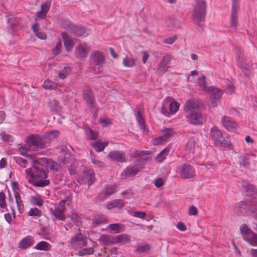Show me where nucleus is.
<instances>
[{"mask_svg": "<svg viewBox=\"0 0 257 257\" xmlns=\"http://www.w3.org/2000/svg\"><path fill=\"white\" fill-rule=\"evenodd\" d=\"M33 164V169H27L25 172L26 178L30 181H34L33 185L37 187H43L49 184V180L45 179L48 177L46 169L57 171L60 168L58 163L46 158L34 160Z\"/></svg>", "mask_w": 257, "mask_h": 257, "instance_id": "f257e3e1", "label": "nucleus"}, {"mask_svg": "<svg viewBox=\"0 0 257 257\" xmlns=\"http://www.w3.org/2000/svg\"><path fill=\"white\" fill-rule=\"evenodd\" d=\"M197 83L199 87L201 88L204 91L211 95L213 99L208 102V105L210 107H214L216 105L215 101L221 97L222 94V91L214 86L208 87L205 81V76L199 77L198 79Z\"/></svg>", "mask_w": 257, "mask_h": 257, "instance_id": "f03ea898", "label": "nucleus"}, {"mask_svg": "<svg viewBox=\"0 0 257 257\" xmlns=\"http://www.w3.org/2000/svg\"><path fill=\"white\" fill-rule=\"evenodd\" d=\"M210 136L216 146L231 149V145L228 141V138L223 136L221 131L216 127L211 128Z\"/></svg>", "mask_w": 257, "mask_h": 257, "instance_id": "7ed1b4c3", "label": "nucleus"}, {"mask_svg": "<svg viewBox=\"0 0 257 257\" xmlns=\"http://www.w3.org/2000/svg\"><path fill=\"white\" fill-rule=\"evenodd\" d=\"M206 5L205 2L203 0H198L194 6L193 13L192 15L193 20L198 24L200 22L204 21L206 16Z\"/></svg>", "mask_w": 257, "mask_h": 257, "instance_id": "20e7f679", "label": "nucleus"}, {"mask_svg": "<svg viewBox=\"0 0 257 257\" xmlns=\"http://www.w3.org/2000/svg\"><path fill=\"white\" fill-rule=\"evenodd\" d=\"M180 104L172 97H167L163 102L162 113L168 117L174 114L179 109Z\"/></svg>", "mask_w": 257, "mask_h": 257, "instance_id": "39448f33", "label": "nucleus"}, {"mask_svg": "<svg viewBox=\"0 0 257 257\" xmlns=\"http://www.w3.org/2000/svg\"><path fill=\"white\" fill-rule=\"evenodd\" d=\"M90 61L91 65V70L95 74H99L102 72L104 64V57L100 52H95L90 56Z\"/></svg>", "mask_w": 257, "mask_h": 257, "instance_id": "423d86ee", "label": "nucleus"}, {"mask_svg": "<svg viewBox=\"0 0 257 257\" xmlns=\"http://www.w3.org/2000/svg\"><path fill=\"white\" fill-rule=\"evenodd\" d=\"M240 233L243 239L251 246H257V234L246 224H243L239 228Z\"/></svg>", "mask_w": 257, "mask_h": 257, "instance_id": "0eeeda50", "label": "nucleus"}, {"mask_svg": "<svg viewBox=\"0 0 257 257\" xmlns=\"http://www.w3.org/2000/svg\"><path fill=\"white\" fill-rule=\"evenodd\" d=\"M65 200H62L60 202L56 204L54 209L51 208L50 209L51 215L53 217V220H55L57 219H59L60 220L64 221L66 216L64 214V212L65 210Z\"/></svg>", "mask_w": 257, "mask_h": 257, "instance_id": "6e6552de", "label": "nucleus"}, {"mask_svg": "<svg viewBox=\"0 0 257 257\" xmlns=\"http://www.w3.org/2000/svg\"><path fill=\"white\" fill-rule=\"evenodd\" d=\"M177 173L184 179H191L195 177L196 173L194 168L191 165L183 164L178 167Z\"/></svg>", "mask_w": 257, "mask_h": 257, "instance_id": "1a4fd4ad", "label": "nucleus"}, {"mask_svg": "<svg viewBox=\"0 0 257 257\" xmlns=\"http://www.w3.org/2000/svg\"><path fill=\"white\" fill-rule=\"evenodd\" d=\"M66 26H63L64 28L69 31L71 34L76 36L82 37H86L88 35L83 28L75 26L69 21H66Z\"/></svg>", "mask_w": 257, "mask_h": 257, "instance_id": "9d476101", "label": "nucleus"}, {"mask_svg": "<svg viewBox=\"0 0 257 257\" xmlns=\"http://www.w3.org/2000/svg\"><path fill=\"white\" fill-rule=\"evenodd\" d=\"M203 107V103L199 99L188 100L184 104V109L186 113H190L193 110H199Z\"/></svg>", "mask_w": 257, "mask_h": 257, "instance_id": "9b49d317", "label": "nucleus"}, {"mask_svg": "<svg viewBox=\"0 0 257 257\" xmlns=\"http://www.w3.org/2000/svg\"><path fill=\"white\" fill-rule=\"evenodd\" d=\"M162 136L153 140V143L155 145H161L165 143L174 133L172 128H164L161 130Z\"/></svg>", "mask_w": 257, "mask_h": 257, "instance_id": "f8f14e48", "label": "nucleus"}, {"mask_svg": "<svg viewBox=\"0 0 257 257\" xmlns=\"http://www.w3.org/2000/svg\"><path fill=\"white\" fill-rule=\"evenodd\" d=\"M187 121L190 123L196 125L202 124L204 122V118L202 114L200 112H191L186 114Z\"/></svg>", "mask_w": 257, "mask_h": 257, "instance_id": "ddd939ff", "label": "nucleus"}, {"mask_svg": "<svg viewBox=\"0 0 257 257\" xmlns=\"http://www.w3.org/2000/svg\"><path fill=\"white\" fill-rule=\"evenodd\" d=\"M27 143L29 146H33L41 149L44 148L46 145L43 140L37 135L28 137Z\"/></svg>", "mask_w": 257, "mask_h": 257, "instance_id": "4468645a", "label": "nucleus"}, {"mask_svg": "<svg viewBox=\"0 0 257 257\" xmlns=\"http://www.w3.org/2000/svg\"><path fill=\"white\" fill-rule=\"evenodd\" d=\"M51 6V2L47 1L41 5V11L38 12L35 16V20L37 22L40 19H44L46 17Z\"/></svg>", "mask_w": 257, "mask_h": 257, "instance_id": "2eb2a0df", "label": "nucleus"}, {"mask_svg": "<svg viewBox=\"0 0 257 257\" xmlns=\"http://www.w3.org/2000/svg\"><path fill=\"white\" fill-rule=\"evenodd\" d=\"M254 158L253 160V162L255 163L257 161L256 156L253 153H249L244 155H242L239 158V162L240 166L244 168H248L249 166L250 159L251 158Z\"/></svg>", "mask_w": 257, "mask_h": 257, "instance_id": "dca6fc26", "label": "nucleus"}, {"mask_svg": "<svg viewBox=\"0 0 257 257\" xmlns=\"http://www.w3.org/2000/svg\"><path fill=\"white\" fill-rule=\"evenodd\" d=\"M89 51V47L86 44H81L76 48L75 54L76 57L82 59L87 56Z\"/></svg>", "mask_w": 257, "mask_h": 257, "instance_id": "f3484780", "label": "nucleus"}, {"mask_svg": "<svg viewBox=\"0 0 257 257\" xmlns=\"http://www.w3.org/2000/svg\"><path fill=\"white\" fill-rule=\"evenodd\" d=\"M238 6L235 3V0H234L232 7L231 15L230 18V27L231 28L236 29L237 27V9Z\"/></svg>", "mask_w": 257, "mask_h": 257, "instance_id": "a211bd4d", "label": "nucleus"}, {"mask_svg": "<svg viewBox=\"0 0 257 257\" xmlns=\"http://www.w3.org/2000/svg\"><path fill=\"white\" fill-rule=\"evenodd\" d=\"M95 180V174L93 171L89 169L85 171L83 174V178L82 180H79L80 183L86 182L88 186L91 185Z\"/></svg>", "mask_w": 257, "mask_h": 257, "instance_id": "6ab92c4d", "label": "nucleus"}, {"mask_svg": "<svg viewBox=\"0 0 257 257\" xmlns=\"http://www.w3.org/2000/svg\"><path fill=\"white\" fill-rule=\"evenodd\" d=\"M108 158L112 161H115L119 162H124L125 161V154L122 151H114L110 152Z\"/></svg>", "mask_w": 257, "mask_h": 257, "instance_id": "aec40b11", "label": "nucleus"}, {"mask_svg": "<svg viewBox=\"0 0 257 257\" xmlns=\"http://www.w3.org/2000/svg\"><path fill=\"white\" fill-rule=\"evenodd\" d=\"M34 243V237L30 235H28L19 242L18 247L19 248L24 250L31 246Z\"/></svg>", "mask_w": 257, "mask_h": 257, "instance_id": "412c9836", "label": "nucleus"}, {"mask_svg": "<svg viewBox=\"0 0 257 257\" xmlns=\"http://www.w3.org/2000/svg\"><path fill=\"white\" fill-rule=\"evenodd\" d=\"M221 121L223 126L228 131L233 132L237 127V123L229 117L225 116Z\"/></svg>", "mask_w": 257, "mask_h": 257, "instance_id": "4be33fe9", "label": "nucleus"}, {"mask_svg": "<svg viewBox=\"0 0 257 257\" xmlns=\"http://www.w3.org/2000/svg\"><path fill=\"white\" fill-rule=\"evenodd\" d=\"M172 59V58L170 55L164 56L160 61L158 70L163 73L166 72L168 68V65L170 64Z\"/></svg>", "mask_w": 257, "mask_h": 257, "instance_id": "5701e85b", "label": "nucleus"}, {"mask_svg": "<svg viewBox=\"0 0 257 257\" xmlns=\"http://www.w3.org/2000/svg\"><path fill=\"white\" fill-rule=\"evenodd\" d=\"M142 169L140 165H136L131 168H127L122 173L121 175L124 177H130L135 176Z\"/></svg>", "mask_w": 257, "mask_h": 257, "instance_id": "b1692460", "label": "nucleus"}, {"mask_svg": "<svg viewBox=\"0 0 257 257\" xmlns=\"http://www.w3.org/2000/svg\"><path fill=\"white\" fill-rule=\"evenodd\" d=\"M135 115L138 123L140 127L143 131L144 132L148 133V131L147 130L146 128V124L145 122V119L144 118L143 114L142 112L139 111L138 110H135Z\"/></svg>", "mask_w": 257, "mask_h": 257, "instance_id": "393cba45", "label": "nucleus"}, {"mask_svg": "<svg viewBox=\"0 0 257 257\" xmlns=\"http://www.w3.org/2000/svg\"><path fill=\"white\" fill-rule=\"evenodd\" d=\"M246 206L243 203L237 204L230 207V210L232 211L234 215L244 214L246 211Z\"/></svg>", "mask_w": 257, "mask_h": 257, "instance_id": "a878e982", "label": "nucleus"}, {"mask_svg": "<svg viewBox=\"0 0 257 257\" xmlns=\"http://www.w3.org/2000/svg\"><path fill=\"white\" fill-rule=\"evenodd\" d=\"M131 237L126 234H121L116 235L113 237V242L114 243L125 244L130 242Z\"/></svg>", "mask_w": 257, "mask_h": 257, "instance_id": "bb28decb", "label": "nucleus"}, {"mask_svg": "<svg viewBox=\"0 0 257 257\" xmlns=\"http://www.w3.org/2000/svg\"><path fill=\"white\" fill-rule=\"evenodd\" d=\"M61 35L66 50L67 51H71L74 45L73 41L64 32L62 33Z\"/></svg>", "mask_w": 257, "mask_h": 257, "instance_id": "cd10ccee", "label": "nucleus"}, {"mask_svg": "<svg viewBox=\"0 0 257 257\" xmlns=\"http://www.w3.org/2000/svg\"><path fill=\"white\" fill-rule=\"evenodd\" d=\"M113 237L107 234H102L100 236L99 241L104 245L109 246L111 244H114Z\"/></svg>", "mask_w": 257, "mask_h": 257, "instance_id": "c85d7f7f", "label": "nucleus"}, {"mask_svg": "<svg viewBox=\"0 0 257 257\" xmlns=\"http://www.w3.org/2000/svg\"><path fill=\"white\" fill-rule=\"evenodd\" d=\"M83 98L90 107H93L94 97L92 92L89 90L84 91Z\"/></svg>", "mask_w": 257, "mask_h": 257, "instance_id": "c756f323", "label": "nucleus"}, {"mask_svg": "<svg viewBox=\"0 0 257 257\" xmlns=\"http://www.w3.org/2000/svg\"><path fill=\"white\" fill-rule=\"evenodd\" d=\"M108 145V142H101L99 140L91 143V146L97 151L101 152Z\"/></svg>", "mask_w": 257, "mask_h": 257, "instance_id": "7c9ffc66", "label": "nucleus"}, {"mask_svg": "<svg viewBox=\"0 0 257 257\" xmlns=\"http://www.w3.org/2000/svg\"><path fill=\"white\" fill-rule=\"evenodd\" d=\"M124 205V203L122 200L115 199L107 203V208L108 209H111L114 207L121 208Z\"/></svg>", "mask_w": 257, "mask_h": 257, "instance_id": "2f4dec72", "label": "nucleus"}, {"mask_svg": "<svg viewBox=\"0 0 257 257\" xmlns=\"http://www.w3.org/2000/svg\"><path fill=\"white\" fill-rule=\"evenodd\" d=\"M34 248L39 250L49 251L51 248V245L47 241H41L37 244Z\"/></svg>", "mask_w": 257, "mask_h": 257, "instance_id": "473e14b6", "label": "nucleus"}, {"mask_svg": "<svg viewBox=\"0 0 257 257\" xmlns=\"http://www.w3.org/2000/svg\"><path fill=\"white\" fill-rule=\"evenodd\" d=\"M48 107L53 111L59 112L61 110V106L59 102L55 99L50 100L48 103Z\"/></svg>", "mask_w": 257, "mask_h": 257, "instance_id": "72a5a7b5", "label": "nucleus"}, {"mask_svg": "<svg viewBox=\"0 0 257 257\" xmlns=\"http://www.w3.org/2000/svg\"><path fill=\"white\" fill-rule=\"evenodd\" d=\"M122 64L126 68H133L136 65V60L126 56L122 60Z\"/></svg>", "mask_w": 257, "mask_h": 257, "instance_id": "f704fd0d", "label": "nucleus"}, {"mask_svg": "<svg viewBox=\"0 0 257 257\" xmlns=\"http://www.w3.org/2000/svg\"><path fill=\"white\" fill-rule=\"evenodd\" d=\"M95 243L93 242L92 245L88 248L80 249L78 251V255L82 256L86 255L92 254L94 253V248L95 247Z\"/></svg>", "mask_w": 257, "mask_h": 257, "instance_id": "c9c22d12", "label": "nucleus"}, {"mask_svg": "<svg viewBox=\"0 0 257 257\" xmlns=\"http://www.w3.org/2000/svg\"><path fill=\"white\" fill-rule=\"evenodd\" d=\"M38 23H36L32 26V30L38 38L45 40L47 37L46 34L44 32L40 31Z\"/></svg>", "mask_w": 257, "mask_h": 257, "instance_id": "e433bc0d", "label": "nucleus"}, {"mask_svg": "<svg viewBox=\"0 0 257 257\" xmlns=\"http://www.w3.org/2000/svg\"><path fill=\"white\" fill-rule=\"evenodd\" d=\"M116 187L115 185L107 186L102 190V194L104 195V197L106 198L116 191Z\"/></svg>", "mask_w": 257, "mask_h": 257, "instance_id": "4c0bfd02", "label": "nucleus"}, {"mask_svg": "<svg viewBox=\"0 0 257 257\" xmlns=\"http://www.w3.org/2000/svg\"><path fill=\"white\" fill-rule=\"evenodd\" d=\"M169 153V149L165 148L162 150L159 154H158L156 157L155 160L159 163H162L164 160L166 159Z\"/></svg>", "mask_w": 257, "mask_h": 257, "instance_id": "58836bf2", "label": "nucleus"}, {"mask_svg": "<svg viewBox=\"0 0 257 257\" xmlns=\"http://www.w3.org/2000/svg\"><path fill=\"white\" fill-rule=\"evenodd\" d=\"M70 159L71 155L69 153L63 152L59 156L58 160L62 163L67 164L69 162Z\"/></svg>", "mask_w": 257, "mask_h": 257, "instance_id": "ea45409f", "label": "nucleus"}, {"mask_svg": "<svg viewBox=\"0 0 257 257\" xmlns=\"http://www.w3.org/2000/svg\"><path fill=\"white\" fill-rule=\"evenodd\" d=\"M71 69L69 66H65L63 70L61 71L58 72V75L59 78L61 79H65L67 75H69L71 73Z\"/></svg>", "mask_w": 257, "mask_h": 257, "instance_id": "a19ab883", "label": "nucleus"}, {"mask_svg": "<svg viewBox=\"0 0 257 257\" xmlns=\"http://www.w3.org/2000/svg\"><path fill=\"white\" fill-rule=\"evenodd\" d=\"M82 235L81 234H77L71 238L70 240L71 245L72 247L77 248L78 243L81 239Z\"/></svg>", "mask_w": 257, "mask_h": 257, "instance_id": "79ce46f5", "label": "nucleus"}, {"mask_svg": "<svg viewBox=\"0 0 257 257\" xmlns=\"http://www.w3.org/2000/svg\"><path fill=\"white\" fill-rule=\"evenodd\" d=\"M57 85L50 80H46L43 85V87L45 89H55Z\"/></svg>", "mask_w": 257, "mask_h": 257, "instance_id": "37998d69", "label": "nucleus"}, {"mask_svg": "<svg viewBox=\"0 0 257 257\" xmlns=\"http://www.w3.org/2000/svg\"><path fill=\"white\" fill-rule=\"evenodd\" d=\"M122 227L123 225L119 223H116L109 224L107 228H109L111 230L114 231L115 233H119L123 231Z\"/></svg>", "mask_w": 257, "mask_h": 257, "instance_id": "c03bdc74", "label": "nucleus"}, {"mask_svg": "<svg viewBox=\"0 0 257 257\" xmlns=\"http://www.w3.org/2000/svg\"><path fill=\"white\" fill-rule=\"evenodd\" d=\"M30 202L32 205L38 206H41L44 203L43 200L40 197L37 196L32 197Z\"/></svg>", "mask_w": 257, "mask_h": 257, "instance_id": "a18cd8bd", "label": "nucleus"}, {"mask_svg": "<svg viewBox=\"0 0 257 257\" xmlns=\"http://www.w3.org/2000/svg\"><path fill=\"white\" fill-rule=\"evenodd\" d=\"M87 137L91 140H95L98 138V133L93 132L91 129L88 128L86 131Z\"/></svg>", "mask_w": 257, "mask_h": 257, "instance_id": "49530a36", "label": "nucleus"}, {"mask_svg": "<svg viewBox=\"0 0 257 257\" xmlns=\"http://www.w3.org/2000/svg\"><path fill=\"white\" fill-rule=\"evenodd\" d=\"M62 48V42L59 40L57 42L56 46L53 49L52 53L54 55H57L60 53Z\"/></svg>", "mask_w": 257, "mask_h": 257, "instance_id": "de8ad7c7", "label": "nucleus"}, {"mask_svg": "<svg viewBox=\"0 0 257 257\" xmlns=\"http://www.w3.org/2000/svg\"><path fill=\"white\" fill-rule=\"evenodd\" d=\"M0 136L2 140L5 142H13L14 141L13 137L8 134H6L5 133H2L0 134Z\"/></svg>", "mask_w": 257, "mask_h": 257, "instance_id": "09e8293b", "label": "nucleus"}, {"mask_svg": "<svg viewBox=\"0 0 257 257\" xmlns=\"http://www.w3.org/2000/svg\"><path fill=\"white\" fill-rule=\"evenodd\" d=\"M30 216L40 217L41 215V211L37 208H31L28 213Z\"/></svg>", "mask_w": 257, "mask_h": 257, "instance_id": "8fccbe9b", "label": "nucleus"}, {"mask_svg": "<svg viewBox=\"0 0 257 257\" xmlns=\"http://www.w3.org/2000/svg\"><path fill=\"white\" fill-rule=\"evenodd\" d=\"M91 161L93 164L98 167H103L104 166V163L103 162L97 160L94 156H91Z\"/></svg>", "mask_w": 257, "mask_h": 257, "instance_id": "3c124183", "label": "nucleus"}, {"mask_svg": "<svg viewBox=\"0 0 257 257\" xmlns=\"http://www.w3.org/2000/svg\"><path fill=\"white\" fill-rule=\"evenodd\" d=\"M105 222V219L103 217H98L96 218L95 220L93 221L92 226L94 227H96L98 225L104 223Z\"/></svg>", "mask_w": 257, "mask_h": 257, "instance_id": "603ef678", "label": "nucleus"}, {"mask_svg": "<svg viewBox=\"0 0 257 257\" xmlns=\"http://www.w3.org/2000/svg\"><path fill=\"white\" fill-rule=\"evenodd\" d=\"M72 221L76 223L77 225L81 223V218L76 213H73L70 216Z\"/></svg>", "mask_w": 257, "mask_h": 257, "instance_id": "864d4df0", "label": "nucleus"}, {"mask_svg": "<svg viewBox=\"0 0 257 257\" xmlns=\"http://www.w3.org/2000/svg\"><path fill=\"white\" fill-rule=\"evenodd\" d=\"M30 151V148L28 146H22L19 148V151L20 154L24 156H27V153Z\"/></svg>", "mask_w": 257, "mask_h": 257, "instance_id": "5fc2aeb1", "label": "nucleus"}, {"mask_svg": "<svg viewBox=\"0 0 257 257\" xmlns=\"http://www.w3.org/2000/svg\"><path fill=\"white\" fill-rule=\"evenodd\" d=\"M165 180L162 178L156 179L154 181V185L157 188L162 187L165 183Z\"/></svg>", "mask_w": 257, "mask_h": 257, "instance_id": "6e6d98bb", "label": "nucleus"}, {"mask_svg": "<svg viewBox=\"0 0 257 257\" xmlns=\"http://www.w3.org/2000/svg\"><path fill=\"white\" fill-rule=\"evenodd\" d=\"M130 213L131 214V213ZM131 214L134 217H138L141 219H144L146 215L145 212L142 211H136L134 212H132L131 213Z\"/></svg>", "mask_w": 257, "mask_h": 257, "instance_id": "4d7b16f0", "label": "nucleus"}, {"mask_svg": "<svg viewBox=\"0 0 257 257\" xmlns=\"http://www.w3.org/2000/svg\"><path fill=\"white\" fill-rule=\"evenodd\" d=\"M87 238L84 237L82 235L81 239L79 241V243H78L77 248H81L82 247L86 246L87 244Z\"/></svg>", "mask_w": 257, "mask_h": 257, "instance_id": "13d9d810", "label": "nucleus"}, {"mask_svg": "<svg viewBox=\"0 0 257 257\" xmlns=\"http://www.w3.org/2000/svg\"><path fill=\"white\" fill-rule=\"evenodd\" d=\"M15 199H16V201L18 209L20 211V207L23 204L21 197L18 193L15 194Z\"/></svg>", "mask_w": 257, "mask_h": 257, "instance_id": "bf43d9fd", "label": "nucleus"}, {"mask_svg": "<svg viewBox=\"0 0 257 257\" xmlns=\"http://www.w3.org/2000/svg\"><path fill=\"white\" fill-rule=\"evenodd\" d=\"M16 162L22 167L26 168L27 166V161L22 158H17Z\"/></svg>", "mask_w": 257, "mask_h": 257, "instance_id": "052dcab7", "label": "nucleus"}, {"mask_svg": "<svg viewBox=\"0 0 257 257\" xmlns=\"http://www.w3.org/2000/svg\"><path fill=\"white\" fill-rule=\"evenodd\" d=\"M6 198L5 194L3 192L0 193V206L1 208H4L6 207V204L5 201Z\"/></svg>", "mask_w": 257, "mask_h": 257, "instance_id": "680f3d73", "label": "nucleus"}, {"mask_svg": "<svg viewBox=\"0 0 257 257\" xmlns=\"http://www.w3.org/2000/svg\"><path fill=\"white\" fill-rule=\"evenodd\" d=\"M176 40V36H173L169 38H167L164 39V43L166 44H168L169 45L173 44Z\"/></svg>", "mask_w": 257, "mask_h": 257, "instance_id": "e2e57ef3", "label": "nucleus"}, {"mask_svg": "<svg viewBox=\"0 0 257 257\" xmlns=\"http://www.w3.org/2000/svg\"><path fill=\"white\" fill-rule=\"evenodd\" d=\"M189 215H197L198 214V210L195 206L190 207L188 211Z\"/></svg>", "mask_w": 257, "mask_h": 257, "instance_id": "0e129e2a", "label": "nucleus"}, {"mask_svg": "<svg viewBox=\"0 0 257 257\" xmlns=\"http://www.w3.org/2000/svg\"><path fill=\"white\" fill-rule=\"evenodd\" d=\"M99 122L103 127H106L111 123L110 120L105 119H100Z\"/></svg>", "mask_w": 257, "mask_h": 257, "instance_id": "69168bd1", "label": "nucleus"}, {"mask_svg": "<svg viewBox=\"0 0 257 257\" xmlns=\"http://www.w3.org/2000/svg\"><path fill=\"white\" fill-rule=\"evenodd\" d=\"M149 249V246L147 244L141 245L139 246L137 250L140 252H143L148 250Z\"/></svg>", "mask_w": 257, "mask_h": 257, "instance_id": "338daca9", "label": "nucleus"}, {"mask_svg": "<svg viewBox=\"0 0 257 257\" xmlns=\"http://www.w3.org/2000/svg\"><path fill=\"white\" fill-rule=\"evenodd\" d=\"M187 149L189 150V151H193L194 148V142L193 141H190L186 145Z\"/></svg>", "mask_w": 257, "mask_h": 257, "instance_id": "774afa93", "label": "nucleus"}]
</instances>
